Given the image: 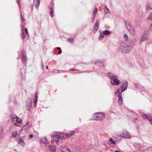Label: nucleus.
<instances>
[{"label": "nucleus", "instance_id": "f257e3e1", "mask_svg": "<svg viewBox=\"0 0 152 152\" xmlns=\"http://www.w3.org/2000/svg\"><path fill=\"white\" fill-rule=\"evenodd\" d=\"M52 136L53 138L52 139L51 143L53 144L55 141L58 143L59 142L60 139L61 137L62 138V133L59 132H54L52 134Z\"/></svg>", "mask_w": 152, "mask_h": 152}, {"label": "nucleus", "instance_id": "f03ea898", "mask_svg": "<svg viewBox=\"0 0 152 152\" xmlns=\"http://www.w3.org/2000/svg\"><path fill=\"white\" fill-rule=\"evenodd\" d=\"M11 118L12 123L15 126H21L22 121L17 116L13 115L12 116Z\"/></svg>", "mask_w": 152, "mask_h": 152}, {"label": "nucleus", "instance_id": "7ed1b4c3", "mask_svg": "<svg viewBox=\"0 0 152 152\" xmlns=\"http://www.w3.org/2000/svg\"><path fill=\"white\" fill-rule=\"evenodd\" d=\"M75 133V131L72 130L68 131L67 133H62V139H66L69 138L73 136Z\"/></svg>", "mask_w": 152, "mask_h": 152}, {"label": "nucleus", "instance_id": "20e7f679", "mask_svg": "<svg viewBox=\"0 0 152 152\" xmlns=\"http://www.w3.org/2000/svg\"><path fill=\"white\" fill-rule=\"evenodd\" d=\"M94 116L96 117L95 119L96 120H101L104 119L106 116L105 115L102 113H98L94 114Z\"/></svg>", "mask_w": 152, "mask_h": 152}, {"label": "nucleus", "instance_id": "39448f33", "mask_svg": "<svg viewBox=\"0 0 152 152\" xmlns=\"http://www.w3.org/2000/svg\"><path fill=\"white\" fill-rule=\"evenodd\" d=\"M118 94V104L120 105H122L123 102V100L122 99V94L121 92V90L119 89H118L117 91L115 92V94H116L117 93Z\"/></svg>", "mask_w": 152, "mask_h": 152}, {"label": "nucleus", "instance_id": "423d86ee", "mask_svg": "<svg viewBox=\"0 0 152 152\" xmlns=\"http://www.w3.org/2000/svg\"><path fill=\"white\" fill-rule=\"evenodd\" d=\"M111 80H113V81H110L111 84L115 85H118L119 84V80L118 79L115 78V77H112L110 78Z\"/></svg>", "mask_w": 152, "mask_h": 152}, {"label": "nucleus", "instance_id": "0eeeda50", "mask_svg": "<svg viewBox=\"0 0 152 152\" xmlns=\"http://www.w3.org/2000/svg\"><path fill=\"white\" fill-rule=\"evenodd\" d=\"M28 34L27 29L26 28H24V27H23L22 29V33L21 34V37L23 39L25 38L26 34Z\"/></svg>", "mask_w": 152, "mask_h": 152}, {"label": "nucleus", "instance_id": "6e6552de", "mask_svg": "<svg viewBox=\"0 0 152 152\" xmlns=\"http://www.w3.org/2000/svg\"><path fill=\"white\" fill-rule=\"evenodd\" d=\"M129 47L125 45H121L120 47V50L124 53H127L129 51Z\"/></svg>", "mask_w": 152, "mask_h": 152}, {"label": "nucleus", "instance_id": "1a4fd4ad", "mask_svg": "<svg viewBox=\"0 0 152 152\" xmlns=\"http://www.w3.org/2000/svg\"><path fill=\"white\" fill-rule=\"evenodd\" d=\"M127 28L131 34H134L135 33V30L134 27L131 26H128Z\"/></svg>", "mask_w": 152, "mask_h": 152}, {"label": "nucleus", "instance_id": "9d476101", "mask_svg": "<svg viewBox=\"0 0 152 152\" xmlns=\"http://www.w3.org/2000/svg\"><path fill=\"white\" fill-rule=\"evenodd\" d=\"M121 136L123 137L126 138H129L130 139L131 138V137L130 135L126 131H124V132L122 134H121Z\"/></svg>", "mask_w": 152, "mask_h": 152}, {"label": "nucleus", "instance_id": "9b49d317", "mask_svg": "<svg viewBox=\"0 0 152 152\" xmlns=\"http://www.w3.org/2000/svg\"><path fill=\"white\" fill-rule=\"evenodd\" d=\"M29 126V122H27L26 123V124L23 126L22 129V130L24 131V132H27L28 130Z\"/></svg>", "mask_w": 152, "mask_h": 152}, {"label": "nucleus", "instance_id": "f8f14e48", "mask_svg": "<svg viewBox=\"0 0 152 152\" xmlns=\"http://www.w3.org/2000/svg\"><path fill=\"white\" fill-rule=\"evenodd\" d=\"M145 116V118H146L147 120L150 121V123L152 125V116L151 115L147 116L146 115L144 114H143V117Z\"/></svg>", "mask_w": 152, "mask_h": 152}, {"label": "nucleus", "instance_id": "ddd939ff", "mask_svg": "<svg viewBox=\"0 0 152 152\" xmlns=\"http://www.w3.org/2000/svg\"><path fill=\"white\" fill-rule=\"evenodd\" d=\"M149 33L148 31H145L143 34V41L146 40L148 37Z\"/></svg>", "mask_w": 152, "mask_h": 152}, {"label": "nucleus", "instance_id": "4468645a", "mask_svg": "<svg viewBox=\"0 0 152 152\" xmlns=\"http://www.w3.org/2000/svg\"><path fill=\"white\" fill-rule=\"evenodd\" d=\"M127 87V83H123L121 87V93L124 91L126 88Z\"/></svg>", "mask_w": 152, "mask_h": 152}, {"label": "nucleus", "instance_id": "2eb2a0df", "mask_svg": "<svg viewBox=\"0 0 152 152\" xmlns=\"http://www.w3.org/2000/svg\"><path fill=\"white\" fill-rule=\"evenodd\" d=\"M49 149L51 152H56V147L54 145H52L50 146Z\"/></svg>", "mask_w": 152, "mask_h": 152}, {"label": "nucleus", "instance_id": "dca6fc26", "mask_svg": "<svg viewBox=\"0 0 152 152\" xmlns=\"http://www.w3.org/2000/svg\"><path fill=\"white\" fill-rule=\"evenodd\" d=\"M33 1L34 5L36 7H38L40 3V0H33Z\"/></svg>", "mask_w": 152, "mask_h": 152}, {"label": "nucleus", "instance_id": "f3484780", "mask_svg": "<svg viewBox=\"0 0 152 152\" xmlns=\"http://www.w3.org/2000/svg\"><path fill=\"white\" fill-rule=\"evenodd\" d=\"M61 151L62 152H71L69 148L66 147L63 148Z\"/></svg>", "mask_w": 152, "mask_h": 152}, {"label": "nucleus", "instance_id": "a211bd4d", "mask_svg": "<svg viewBox=\"0 0 152 152\" xmlns=\"http://www.w3.org/2000/svg\"><path fill=\"white\" fill-rule=\"evenodd\" d=\"M18 142L19 144L22 146L25 145V143L23 141L21 138L19 139L18 140Z\"/></svg>", "mask_w": 152, "mask_h": 152}, {"label": "nucleus", "instance_id": "6ab92c4d", "mask_svg": "<svg viewBox=\"0 0 152 152\" xmlns=\"http://www.w3.org/2000/svg\"><path fill=\"white\" fill-rule=\"evenodd\" d=\"M41 141L44 144H47L48 143V140L46 137H44L42 138L41 139Z\"/></svg>", "mask_w": 152, "mask_h": 152}, {"label": "nucleus", "instance_id": "aec40b11", "mask_svg": "<svg viewBox=\"0 0 152 152\" xmlns=\"http://www.w3.org/2000/svg\"><path fill=\"white\" fill-rule=\"evenodd\" d=\"M99 27V24L97 22H96L94 28V31H97L98 30Z\"/></svg>", "mask_w": 152, "mask_h": 152}, {"label": "nucleus", "instance_id": "412c9836", "mask_svg": "<svg viewBox=\"0 0 152 152\" xmlns=\"http://www.w3.org/2000/svg\"><path fill=\"white\" fill-rule=\"evenodd\" d=\"M37 96L36 94L35 96H34V107H36L37 106Z\"/></svg>", "mask_w": 152, "mask_h": 152}, {"label": "nucleus", "instance_id": "4be33fe9", "mask_svg": "<svg viewBox=\"0 0 152 152\" xmlns=\"http://www.w3.org/2000/svg\"><path fill=\"white\" fill-rule=\"evenodd\" d=\"M103 33H104V35H108L110 34V31H109L107 30H106L104 31H103Z\"/></svg>", "mask_w": 152, "mask_h": 152}, {"label": "nucleus", "instance_id": "5701e85b", "mask_svg": "<svg viewBox=\"0 0 152 152\" xmlns=\"http://www.w3.org/2000/svg\"><path fill=\"white\" fill-rule=\"evenodd\" d=\"M104 34L103 32H101L100 34V36L99 37V39L100 40L104 38Z\"/></svg>", "mask_w": 152, "mask_h": 152}, {"label": "nucleus", "instance_id": "b1692460", "mask_svg": "<svg viewBox=\"0 0 152 152\" xmlns=\"http://www.w3.org/2000/svg\"><path fill=\"white\" fill-rule=\"evenodd\" d=\"M53 9L52 7H51L50 9V16H51V17H53Z\"/></svg>", "mask_w": 152, "mask_h": 152}, {"label": "nucleus", "instance_id": "393cba45", "mask_svg": "<svg viewBox=\"0 0 152 152\" xmlns=\"http://www.w3.org/2000/svg\"><path fill=\"white\" fill-rule=\"evenodd\" d=\"M17 134V132H13L12 133V135L14 137H16Z\"/></svg>", "mask_w": 152, "mask_h": 152}, {"label": "nucleus", "instance_id": "a878e982", "mask_svg": "<svg viewBox=\"0 0 152 152\" xmlns=\"http://www.w3.org/2000/svg\"><path fill=\"white\" fill-rule=\"evenodd\" d=\"M148 18L149 20L152 21V13L149 15Z\"/></svg>", "mask_w": 152, "mask_h": 152}, {"label": "nucleus", "instance_id": "bb28decb", "mask_svg": "<svg viewBox=\"0 0 152 152\" xmlns=\"http://www.w3.org/2000/svg\"><path fill=\"white\" fill-rule=\"evenodd\" d=\"M110 144H115V141H113V139H110Z\"/></svg>", "mask_w": 152, "mask_h": 152}, {"label": "nucleus", "instance_id": "cd10ccee", "mask_svg": "<svg viewBox=\"0 0 152 152\" xmlns=\"http://www.w3.org/2000/svg\"><path fill=\"white\" fill-rule=\"evenodd\" d=\"M104 10L106 13H108L109 12V10L107 7H105L104 8Z\"/></svg>", "mask_w": 152, "mask_h": 152}, {"label": "nucleus", "instance_id": "c85d7f7f", "mask_svg": "<svg viewBox=\"0 0 152 152\" xmlns=\"http://www.w3.org/2000/svg\"><path fill=\"white\" fill-rule=\"evenodd\" d=\"M98 11V9L97 8H96L94 9V16H95V14Z\"/></svg>", "mask_w": 152, "mask_h": 152}, {"label": "nucleus", "instance_id": "c756f323", "mask_svg": "<svg viewBox=\"0 0 152 152\" xmlns=\"http://www.w3.org/2000/svg\"><path fill=\"white\" fill-rule=\"evenodd\" d=\"M68 41L71 43H73L74 42L73 39L72 38H70L68 40Z\"/></svg>", "mask_w": 152, "mask_h": 152}, {"label": "nucleus", "instance_id": "7c9ffc66", "mask_svg": "<svg viewBox=\"0 0 152 152\" xmlns=\"http://www.w3.org/2000/svg\"><path fill=\"white\" fill-rule=\"evenodd\" d=\"M124 37L127 40L128 39V36L126 34H125L124 35Z\"/></svg>", "mask_w": 152, "mask_h": 152}, {"label": "nucleus", "instance_id": "2f4dec72", "mask_svg": "<svg viewBox=\"0 0 152 152\" xmlns=\"http://www.w3.org/2000/svg\"><path fill=\"white\" fill-rule=\"evenodd\" d=\"M33 137V135L31 134H30L29 135V137L30 139Z\"/></svg>", "mask_w": 152, "mask_h": 152}, {"label": "nucleus", "instance_id": "473e14b6", "mask_svg": "<svg viewBox=\"0 0 152 152\" xmlns=\"http://www.w3.org/2000/svg\"><path fill=\"white\" fill-rule=\"evenodd\" d=\"M21 18L22 21L23 22L25 21V20L23 18L21 15Z\"/></svg>", "mask_w": 152, "mask_h": 152}, {"label": "nucleus", "instance_id": "72a5a7b5", "mask_svg": "<svg viewBox=\"0 0 152 152\" xmlns=\"http://www.w3.org/2000/svg\"><path fill=\"white\" fill-rule=\"evenodd\" d=\"M150 30L152 31V23L150 27Z\"/></svg>", "mask_w": 152, "mask_h": 152}, {"label": "nucleus", "instance_id": "f704fd0d", "mask_svg": "<svg viewBox=\"0 0 152 152\" xmlns=\"http://www.w3.org/2000/svg\"><path fill=\"white\" fill-rule=\"evenodd\" d=\"M62 53V51L61 50H59V51L58 52V53L59 54H60L61 53Z\"/></svg>", "mask_w": 152, "mask_h": 152}, {"label": "nucleus", "instance_id": "c9c22d12", "mask_svg": "<svg viewBox=\"0 0 152 152\" xmlns=\"http://www.w3.org/2000/svg\"><path fill=\"white\" fill-rule=\"evenodd\" d=\"M146 8L147 9H151V8L149 6H147Z\"/></svg>", "mask_w": 152, "mask_h": 152}, {"label": "nucleus", "instance_id": "e433bc0d", "mask_svg": "<svg viewBox=\"0 0 152 152\" xmlns=\"http://www.w3.org/2000/svg\"><path fill=\"white\" fill-rule=\"evenodd\" d=\"M57 49L58 50H61V48H60L59 47H57Z\"/></svg>", "mask_w": 152, "mask_h": 152}, {"label": "nucleus", "instance_id": "4c0bfd02", "mask_svg": "<svg viewBox=\"0 0 152 152\" xmlns=\"http://www.w3.org/2000/svg\"><path fill=\"white\" fill-rule=\"evenodd\" d=\"M70 71H74L75 70H74V69H70Z\"/></svg>", "mask_w": 152, "mask_h": 152}, {"label": "nucleus", "instance_id": "58836bf2", "mask_svg": "<svg viewBox=\"0 0 152 152\" xmlns=\"http://www.w3.org/2000/svg\"><path fill=\"white\" fill-rule=\"evenodd\" d=\"M115 152H121L120 151H118L116 150L115 151Z\"/></svg>", "mask_w": 152, "mask_h": 152}, {"label": "nucleus", "instance_id": "ea45409f", "mask_svg": "<svg viewBox=\"0 0 152 152\" xmlns=\"http://www.w3.org/2000/svg\"><path fill=\"white\" fill-rule=\"evenodd\" d=\"M2 135L1 134H0V139H1V137Z\"/></svg>", "mask_w": 152, "mask_h": 152}, {"label": "nucleus", "instance_id": "a19ab883", "mask_svg": "<svg viewBox=\"0 0 152 152\" xmlns=\"http://www.w3.org/2000/svg\"><path fill=\"white\" fill-rule=\"evenodd\" d=\"M46 68H47V69H48V66H46Z\"/></svg>", "mask_w": 152, "mask_h": 152}, {"label": "nucleus", "instance_id": "79ce46f5", "mask_svg": "<svg viewBox=\"0 0 152 152\" xmlns=\"http://www.w3.org/2000/svg\"><path fill=\"white\" fill-rule=\"evenodd\" d=\"M140 43H142V42H141V40L140 41Z\"/></svg>", "mask_w": 152, "mask_h": 152}, {"label": "nucleus", "instance_id": "37998d69", "mask_svg": "<svg viewBox=\"0 0 152 152\" xmlns=\"http://www.w3.org/2000/svg\"><path fill=\"white\" fill-rule=\"evenodd\" d=\"M151 151H152V148L151 149Z\"/></svg>", "mask_w": 152, "mask_h": 152}, {"label": "nucleus", "instance_id": "c03bdc74", "mask_svg": "<svg viewBox=\"0 0 152 152\" xmlns=\"http://www.w3.org/2000/svg\"><path fill=\"white\" fill-rule=\"evenodd\" d=\"M19 1V0H18V1Z\"/></svg>", "mask_w": 152, "mask_h": 152}]
</instances>
